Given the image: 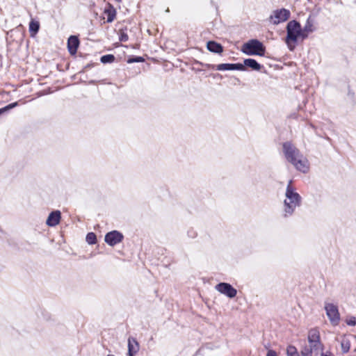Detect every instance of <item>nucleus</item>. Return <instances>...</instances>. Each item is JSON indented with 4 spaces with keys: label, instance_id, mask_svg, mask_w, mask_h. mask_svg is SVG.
I'll return each instance as SVG.
<instances>
[{
    "label": "nucleus",
    "instance_id": "f257e3e1",
    "mask_svg": "<svg viewBox=\"0 0 356 356\" xmlns=\"http://www.w3.org/2000/svg\"><path fill=\"white\" fill-rule=\"evenodd\" d=\"M283 152L286 160L290 162L297 170L307 173L309 170V163L300 151L291 143L283 144Z\"/></svg>",
    "mask_w": 356,
    "mask_h": 356
},
{
    "label": "nucleus",
    "instance_id": "f03ea898",
    "mask_svg": "<svg viewBox=\"0 0 356 356\" xmlns=\"http://www.w3.org/2000/svg\"><path fill=\"white\" fill-rule=\"evenodd\" d=\"M283 152L286 160L290 162L297 170L307 173L309 170V163L300 151L291 143L283 144Z\"/></svg>",
    "mask_w": 356,
    "mask_h": 356
},
{
    "label": "nucleus",
    "instance_id": "7ed1b4c3",
    "mask_svg": "<svg viewBox=\"0 0 356 356\" xmlns=\"http://www.w3.org/2000/svg\"><path fill=\"white\" fill-rule=\"evenodd\" d=\"M293 181L290 180L286 186L285 191V199L284 200V216H291L296 209L300 206L301 196L297 192L296 188L292 184Z\"/></svg>",
    "mask_w": 356,
    "mask_h": 356
},
{
    "label": "nucleus",
    "instance_id": "20e7f679",
    "mask_svg": "<svg viewBox=\"0 0 356 356\" xmlns=\"http://www.w3.org/2000/svg\"><path fill=\"white\" fill-rule=\"evenodd\" d=\"M308 344L302 347V356H318L323 350L320 332L317 328L311 329L307 335Z\"/></svg>",
    "mask_w": 356,
    "mask_h": 356
},
{
    "label": "nucleus",
    "instance_id": "39448f33",
    "mask_svg": "<svg viewBox=\"0 0 356 356\" xmlns=\"http://www.w3.org/2000/svg\"><path fill=\"white\" fill-rule=\"evenodd\" d=\"M286 36L284 42L290 51H293L297 47L299 40L305 38L300 24L296 20H291L288 22L286 27Z\"/></svg>",
    "mask_w": 356,
    "mask_h": 356
},
{
    "label": "nucleus",
    "instance_id": "423d86ee",
    "mask_svg": "<svg viewBox=\"0 0 356 356\" xmlns=\"http://www.w3.org/2000/svg\"><path fill=\"white\" fill-rule=\"evenodd\" d=\"M241 51L247 55L264 56L266 48L262 42L257 39H252L243 44Z\"/></svg>",
    "mask_w": 356,
    "mask_h": 356
},
{
    "label": "nucleus",
    "instance_id": "0eeeda50",
    "mask_svg": "<svg viewBox=\"0 0 356 356\" xmlns=\"http://www.w3.org/2000/svg\"><path fill=\"white\" fill-rule=\"evenodd\" d=\"M291 17V11L286 8L274 10L269 17V22L273 25H278L286 22Z\"/></svg>",
    "mask_w": 356,
    "mask_h": 356
},
{
    "label": "nucleus",
    "instance_id": "6e6552de",
    "mask_svg": "<svg viewBox=\"0 0 356 356\" xmlns=\"http://www.w3.org/2000/svg\"><path fill=\"white\" fill-rule=\"evenodd\" d=\"M326 315L329 318L330 323L333 326H337L339 324L341 317L338 309V307L336 305L330 302H325L324 306Z\"/></svg>",
    "mask_w": 356,
    "mask_h": 356
},
{
    "label": "nucleus",
    "instance_id": "1a4fd4ad",
    "mask_svg": "<svg viewBox=\"0 0 356 356\" xmlns=\"http://www.w3.org/2000/svg\"><path fill=\"white\" fill-rule=\"evenodd\" d=\"M215 289L220 293L233 298L236 296L237 291L231 284L225 282H221L216 285Z\"/></svg>",
    "mask_w": 356,
    "mask_h": 356
},
{
    "label": "nucleus",
    "instance_id": "9d476101",
    "mask_svg": "<svg viewBox=\"0 0 356 356\" xmlns=\"http://www.w3.org/2000/svg\"><path fill=\"white\" fill-rule=\"evenodd\" d=\"M123 239V235L118 231H112L105 236V241L111 246H114L120 243Z\"/></svg>",
    "mask_w": 356,
    "mask_h": 356
},
{
    "label": "nucleus",
    "instance_id": "9b49d317",
    "mask_svg": "<svg viewBox=\"0 0 356 356\" xmlns=\"http://www.w3.org/2000/svg\"><path fill=\"white\" fill-rule=\"evenodd\" d=\"M216 70L225 71V70H240L244 71L245 67L241 63H222L217 65L213 67Z\"/></svg>",
    "mask_w": 356,
    "mask_h": 356
},
{
    "label": "nucleus",
    "instance_id": "f8f14e48",
    "mask_svg": "<svg viewBox=\"0 0 356 356\" xmlns=\"http://www.w3.org/2000/svg\"><path fill=\"white\" fill-rule=\"evenodd\" d=\"M61 219V213L56 210L51 212L47 219L46 224L49 227H55L59 224Z\"/></svg>",
    "mask_w": 356,
    "mask_h": 356
},
{
    "label": "nucleus",
    "instance_id": "ddd939ff",
    "mask_svg": "<svg viewBox=\"0 0 356 356\" xmlns=\"http://www.w3.org/2000/svg\"><path fill=\"white\" fill-rule=\"evenodd\" d=\"M316 28L314 26V19L311 16H309L303 28H302V31H303L304 36L307 38L309 33L314 32Z\"/></svg>",
    "mask_w": 356,
    "mask_h": 356
},
{
    "label": "nucleus",
    "instance_id": "4468645a",
    "mask_svg": "<svg viewBox=\"0 0 356 356\" xmlns=\"http://www.w3.org/2000/svg\"><path fill=\"white\" fill-rule=\"evenodd\" d=\"M79 44V41L76 36L72 35L68 38L67 48H68L69 52L72 55H74L76 53Z\"/></svg>",
    "mask_w": 356,
    "mask_h": 356
},
{
    "label": "nucleus",
    "instance_id": "2eb2a0df",
    "mask_svg": "<svg viewBox=\"0 0 356 356\" xmlns=\"http://www.w3.org/2000/svg\"><path fill=\"white\" fill-rule=\"evenodd\" d=\"M207 47L209 51L213 52V53L220 54L223 51V48H222V45L219 43L214 42V41L208 42L207 44Z\"/></svg>",
    "mask_w": 356,
    "mask_h": 356
},
{
    "label": "nucleus",
    "instance_id": "dca6fc26",
    "mask_svg": "<svg viewBox=\"0 0 356 356\" xmlns=\"http://www.w3.org/2000/svg\"><path fill=\"white\" fill-rule=\"evenodd\" d=\"M139 350V344L136 339L130 337L128 339V353H137Z\"/></svg>",
    "mask_w": 356,
    "mask_h": 356
},
{
    "label": "nucleus",
    "instance_id": "f3484780",
    "mask_svg": "<svg viewBox=\"0 0 356 356\" xmlns=\"http://www.w3.org/2000/svg\"><path fill=\"white\" fill-rule=\"evenodd\" d=\"M243 65L244 67L247 66L256 71H259L261 68V65L252 58L245 59Z\"/></svg>",
    "mask_w": 356,
    "mask_h": 356
},
{
    "label": "nucleus",
    "instance_id": "a211bd4d",
    "mask_svg": "<svg viewBox=\"0 0 356 356\" xmlns=\"http://www.w3.org/2000/svg\"><path fill=\"white\" fill-rule=\"evenodd\" d=\"M104 13L106 15L107 22H112L115 17L116 11L113 6L108 5V7L105 9Z\"/></svg>",
    "mask_w": 356,
    "mask_h": 356
},
{
    "label": "nucleus",
    "instance_id": "6ab92c4d",
    "mask_svg": "<svg viewBox=\"0 0 356 356\" xmlns=\"http://www.w3.org/2000/svg\"><path fill=\"white\" fill-rule=\"evenodd\" d=\"M40 24L38 22L31 21L29 23V31L31 36H34L38 31Z\"/></svg>",
    "mask_w": 356,
    "mask_h": 356
},
{
    "label": "nucleus",
    "instance_id": "aec40b11",
    "mask_svg": "<svg viewBox=\"0 0 356 356\" xmlns=\"http://www.w3.org/2000/svg\"><path fill=\"white\" fill-rule=\"evenodd\" d=\"M86 241L88 244L92 245L96 243V235L93 232H90L86 236Z\"/></svg>",
    "mask_w": 356,
    "mask_h": 356
},
{
    "label": "nucleus",
    "instance_id": "412c9836",
    "mask_svg": "<svg viewBox=\"0 0 356 356\" xmlns=\"http://www.w3.org/2000/svg\"><path fill=\"white\" fill-rule=\"evenodd\" d=\"M286 353L288 356H300L296 348L293 346H288Z\"/></svg>",
    "mask_w": 356,
    "mask_h": 356
},
{
    "label": "nucleus",
    "instance_id": "4be33fe9",
    "mask_svg": "<svg viewBox=\"0 0 356 356\" xmlns=\"http://www.w3.org/2000/svg\"><path fill=\"white\" fill-rule=\"evenodd\" d=\"M115 60V57L113 55L107 54L101 57V62L103 63H112Z\"/></svg>",
    "mask_w": 356,
    "mask_h": 356
},
{
    "label": "nucleus",
    "instance_id": "5701e85b",
    "mask_svg": "<svg viewBox=\"0 0 356 356\" xmlns=\"http://www.w3.org/2000/svg\"><path fill=\"white\" fill-rule=\"evenodd\" d=\"M347 325L350 326L356 325V318L355 316H348L346 319Z\"/></svg>",
    "mask_w": 356,
    "mask_h": 356
},
{
    "label": "nucleus",
    "instance_id": "b1692460",
    "mask_svg": "<svg viewBox=\"0 0 356 356\" xmlns=\"http://www.w3.org/2000/svg\"><path fill=\"white\" fill-rule=\"evenodd\" d=\"M17 105V102H14V103H12V104H8V106H5L4 108H3V113L6 111H8L9 109H11L14 107H15Z\"/></svg>",
    "mask_w": 356,
    "mask_h": 356
},
{
    "label": "nucleus",
    "instance_id": "393cba45",
    "mask_svg": "<svg viewBox=\"0 0 356 356\" xmlns=\"http://www.w3.org/2000/svg\"><path fill=\"white\" fill-rule=\"evenodd\" d=\"M129 39L128 38V35L127 33L122 32L120 33V41H122V42H126Z\"/></svg>",
    "mask_w": 356,
    "mask_h": 356
},
{
    "label": "nucleus",
    "instance_id": "a878e982",
    "mask_svg": "<svg viewBox=\"0 0 356 356\" xmlns=\"http://www.w3.org/2000/svg\"><path fill=\"white\" fill-rule=\"evenodd\" d=\"M143 61V58L142 57H136L135 58L132 59V60H129V63H132V62H142Z\"/></svg>",
    "mask_w": 356,
    "mask_h": 356
},
{
    "label": "nucleus",
    "instance_id": "bb28decb",
    "mask_svg": "<svg viewBox=\"0 0 356 356\" xmlns=\"http://www.w3.org/2000/svg\"><path fill=\"white\" fill-rule=\"evenodd\" d=\"M266 356H277V355L275 350H268Z\"/></svg>",
    "mask_w": 356,
    "mask_h": 356
},
{
    "label": "nucleus",
    "instance_id": "cd10ccee",
    "mask_svg": "<svg viewBox=\"0 0 356 356\" xmlns=\"http://www.w3.org/2000/svg\"><path fill=\"white\" fill-rule=\"evenodd\" d=\"M341 346H342V348H343V352H347L348 350L349 346H348V345L345 346V344L343 343H341Z\"/></svg>",
    "mask_w": 356,
    "mask_h": 356
},
{
    "label": "nucleus",
    "instance_id": "c85d7f7f",
    "mask_svg": "<svg viewBox=\"0 0 356 356\" xmlns=\"http://www.w3.org/2000/svg\"><path fill=\"white\" fill-rule=\"evenodd\" d=\"M321 356H333V354L330 352H326L325 353H321Z\"/></svg>",
    "mask_w": 356,
    "mask_h": 356
},
{
    "label": "nucleus",
    "instance_id": "c756f323",
    "mask_svg": "<svg viewBox=\"0 0 356 356\" xmlns=\"http://www.w3.org/2000/svg\"><path fill=\"white\" fill-rule=\"evenodd\" d=\"M136 353H128L129 356H134Z\"/></svg>",
    "mask_w": 356,
    "mask_h": 356
},
{
    "label": "nucleus",
    "instance_id": "7c9ffc66",
    "mask_svg": "<svg viewBox=\"0 0 356 356\" xmlns=\"http://www.w3.org/2000/svg\"><path fill=\"white\" fill-rule=\"evenodd\" d=\"M3 113V109H0V115Z\"/></svg>",
    "mask_w": 356,
    "mask_h": 356
}]
</instances>
